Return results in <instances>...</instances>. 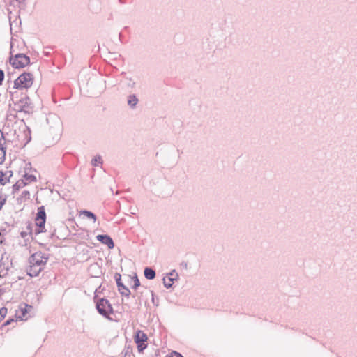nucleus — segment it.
I'll list each match as a JSON object with an SVG mask.
<instances>
[{
    "instance_id": "nucleus-41",
    "label": "nucleus",
    "mask_w": 357,
    "mask_h": 357,
    "mask_svg": "<svg viewBox=\"0 0 357 357\" xmlns=\"http://www.w3.org/2000/svg\"><path fill=\"white\" fill-rule=\"evenodd\" d=\"M31 169V164L30 162L26 164L25 170Z\"/></svg>"
},
{
    "instance_id": "nucleus-31",
    "label": "nucleus",
    "mask_w": 357,
    "mask_h": 357,
    "mask_svg": "<svg viewBox=\"0 0 357 357\" xmlns=\"http://www.w3.org/2000/svg\"><path fill=\"white\" fill-rule=\"evenodd\" d=\"M4 77H5L4 71L2 69H0V86L2 85Z\"/></svg>"
},
{
    "instance_id": "nucleus-30",
    "label": "nucleus",
    "mask_w": 357,
    "mask_h": 357,
    "mask_svg": "<svg viewBox=\"0 0 357 357\" xmlns=\"http://www.w3.org/2000/svg\"><path fill=\"white\" fill-rule=\"evenodd\" d=\"M21 197L22 198L29 199L30 198V192H29V191H28V190L23 191L22 195H21Z\"/></svg>"
},
{
    "instance_id": "nucleus-48",
    "label": "nucleus",
    "mask_w": 357,
    "mask_h": 357,
    "mask_svg": "<svg viewBox=\"0 0 357 357\" xmlns=\"http://www.w3.org/2000/svg\"><path fill=\"white\" fill-rule=\"evenodd\" d=\"M8 174H7L6 176H4V178H8Z\"/></svg>"
},
{
    "instance_id": "nucleus-9",
    "label": "nucleus",
    "mask_w": 357,
    "mask_h": 357,
    "mask_svg": "<svg viewBox=\"0 0 357 357\" xmlns=\"http://www.w3.org/2000/svg\"><path fill=\"white\" fill-rule=\"evenodd\" d=\"M12 266V261L9 260V257L6 253L3 254L0 259V268L1 270L7 272L10 270Z\"/></svg>"
},
{
    "instance_id": "nucleus-10",
    "label": "nucleus",
    "mask_w": 357,
    "mask_h": 357,
    "mask_svg": "<svg viewBox=\"0 0 357 357\" xmlns=\"http://www.w3.org/2000/svg\"><path fill=\"white\" fill-rule=\"evenodd\" d=\"M135 342L138 343H146L148 340L147 335L141 330H137L134 335Z\"/></svg>"
},
{
    "instance_id": "nucleus-46",
    "label": "nucleus",
    "mask_w": 357,
    "mask_h": 357,
    "mask_svg": "<svg viewBox=\"0 0 357 357\" xmlns=\"http://www.w3.org/2000/svg\"><path fill=\"white\" fill-rule=\"evenodd\" d=\"M4 293V290L3 289H0V294L2 295Z\"/></svg>"
},
{
    "instance_id": "nucleus-3",
    "label": "nucleus",
    "mask_w": 357,
    "mask_h": 357,
    "mask_svg": "<svg viewBox=\"0 0 357 357\" xmlns=\"http://www.w3.org/2000/svg\"><path fill=\"white\" fill-rule=\"evenodd\" d=\"M34 80L33 75L31 73L24 72L15 81L13 88L16 89H28Z\"/></svg>"
},
{
    "instance_id": "nucleus-11",
    "label": "nucleus",
    "mask_w": 357,
    "mask_h": 357,
    "mask_svg": "<svg viewBox=\"0 0 357 357\" xmlns=\"http://www.w3.org/2000/svg\"><path fill=\"white\" fill-rule=\"evenodd\" d=\"M13 175V172L11 170L7 171L6 172L0 170V184L5 185L7 183H9Z\"/></svg>"
},
{
    "instance_id": "nucleus-22",
    "label": "nucleus",
    "mask_w": 357,
    "mask_h": 357,
    "mask_svg": "<svg viewBox=\"0 0 357 357\" xmlns=\"http://www.w3.org/2000/svg\"><path fill=\"white\" fill-rule=\"evenodd\" d=\"M125 79L128 81L127 86L130 89H134L136 86V82L131 78L128 77H125Z\"/></svg>"
},
{
    "instance_id": "nucleus-23",
    "label": "nucleus",
    "mask_w": 357,
    "mask_h": 357,
    "mask_svg": "<svg viewBox=\"0 0 357 357\" xmlns=\"http://www.w3.org/2000/svg\"><path fill=\"white\" fill-rule=\"evenodd\" d=\"M123 357H132V349L130 347H126L123 350Z\"/></svg>"
},
{
    "instance_id": "nucleus-2",
    "label": "nucleus",
    "mask_w": 357,
    "mask_h": 357,
    "mask_svg": "<svg viewBox=\"0 0 357 357\" xmlns=\"http://www.w3.org/2000/svg\"><path fill=\"white\" fill-rule=\"evenodd\" d=\"M96 296H94V300H96V308L98 312L103 317L112 321L110 315L114 314V311L109 301L105 298L96 299Z\"/></svg>"
},
{
    "instance_id": "nucleus-34",
    "label": "nucleus",
    "mask_w": 357,
    "mask_h": 357,
    "mask_svg": "<svg viewBox=\"0 0 357 357\" xmlns=\"http://www.w3.org/2000/svg\"><path fill=\"white\" fill-rule=\"evenodd\" d=\"M15 319L13 318H9L7 319L2 325V326L10 325L11 323L14 322Z\"/></svg>"
},
{
    "instance_id": "nucleus-28",
    "label": "nucleus",
    "mask_w": 357,
    "mask_h": 357,
    "mask_svg": "<svg viewBox=\"0 0 357 357\" xmlns=\"http://www.w3.org/2000/svg\"><path fill=\"white\" fill-rule=\"evenodd\" d=\"M167 357H184L181 353L172 351Z\"/></svg>"
},
{
    "instance_id": "nucleus-47",
    "label": "nucleus",
    "mask_w": 357,
    "mask_h": 357,
    "mask_svg": "<svg viewBox=\"0 0 357 357\" xmlns=\"http://www.w3.org/2000/svg\"><path fill=\"white\" fill-rule=\"evenodd\" d=\"M18 18H19L20 22H21V19L20 18V16H18Z\"/></svg>"
},
{
    "instance_id": "nucleus-25",
    "label": "nucleus",
    "mask_w": 357,
    "mask_h": 357,
    "mask_svg": "<svg viewBox=\"0 0 357 357\" xmlns=\"http://www.w3.org/2000/svg\"><path fill=\"white\" fill-rule=\"evenodd\" d=\"M151 296H152V303L154 305L158 306L159 305V298L158 296H156L153 292V291H151Z\"/></svg>"
},
{
    "instance_id": "nucleus-12",
    "label": "nucleus",
    "mask_w": 357,
    "mask_h": 357,
    "mask_svg": "<svg viewBox=\"0 0 357 357\" xmlns=\"http://www.w3.org/2000/svg\"><path fill=\"white\" fill-rule=\"evenodd\" d=\"M43 270V268H39L33 264H30L26 268V273L30 277H36Z\"/></svg>"
},
{
    "instance_id": "nucleus-19",
    "label": "nucleus",
    "mask_w": 357,
    "mask_h": 357,
    "mask_svg": "<svg viewBox=\"0 0 357 357\" xmlns=\"http://www.w3.org/2000/svg\"><path fill=\"white\" fill-rule=\"evenodd\" d=\"M82 214H83L84 216H86L89 219L93 220V222H96V220L97 218H96V214L93 213V212L90 211L83 210L82 211Z\"/></svg>"
},
{
    "instance_id": "nucleus-15",
    "label": "nucleus",
    "mask_w": 357,
    "mask_h": 357,
    "mask_svg": "<svg viewBox=\"0 0 357 357\" xmlns=\"http://www.w3.org/2000/svg\"><path fill=\"white\" fill-rule=\"evenodd\" d=\"M144 275L147 280H153L156 276V273L153 268L147 266L144 270Z\"/></svg>"
},
{
    "instance_id": "nucleus-4",
    "label": "nucleus",
    "mask_w": 357,
    "mask_h": 357,
    "mask_svg": "<svg viewBox=\"0 0 357 357\" xmlns=\"http://www.w3.org/2000/svg\"><path fill=\"white\" fill-rule=\"evenodd\" d=\"M10 63L14 68H22L30 64V57L23 53H18L10 58Z\"/></svg>"
},
{
    "instance_id": "nucleus-14",
    "label": "nucleus",
    "mask_w": 357,
    "mask_h": 357,
    "mask_svg": "<svg viewBox=\"0 0 357 357\" xmlns=\"http://www.w3.org/2000/svg\"><path fill=\"white\" fill-rule=\"evenodd\" d=\"M47 216L44 206H39L37 209V213L35 218V221L46 220Z\"/></svg>"
},
{
    "instance_id": "nucleus-8",
    "label": "nucleus",
    "mask_w": 357,
    "mask_h": 357,
    "mask_svg": "<svg viewBox=\"0 0 357 357\" xmlns=\"http://www.w3.org/2000/svg\"><path fill=\"white\" fill-rule=\"evenodd\" d=\"M96 239L101 243L107 245L109 249L114 248L115 245L113 239L107 234H98L96 236Z\"/></svg>"
},
{
    "instance_id": "nucleus-13",
    "label": "nucleus",
    "mask_w": 357,
    "mask_h": 357,
    "mask_svg": "<svg viewBox=\"0 0 357 357\" xmlns=\"http://www.w3.org/2000/svg\"><path fill=\"white\" fill-rule=\"evenodd\" d=\"M139 102V100L135 94H130L127 97L128 105L131 109H135Z\"/></svg>"
},
{
    "instance_id": "nucleus-6",
    "label": "nucleus",
    "mask_w": 357,
    "mask_h": 357,
    "mask_svg": "<svg viewBox=\"0 0 357 357\" xmlns=\"http://www.w3.org/2000/svg\"><path fill=\"white\" fill-rule=\"evenodd\" d=\"M114 279L116 282L118 291L120 293V294L123 296L129 298L131 294V292L130 290L122 282L121 275L120 273H116L114 275Z\"/></svg>"
},
{
    "instance_id": "nucleus-42",
    "label": "nucleus",
    "mask_w": 357,
    "mask_h": 357,
    "mask_svg": "<svg viewBox=\"0 0 357 357\" xmlns=\"http://www.w3.org/2000/svg\"><path fill=\"white\" fill-rule=\"evenodd\" d=\"M26 228L29 231V233L31 234V232H32V227H31V224H29Z\"/></svg>"
},
{
    "instance_id": "nucleus-17",
    "label": "nucleus",
    "mask_w": 357,
    "mask_h": 357,
    "mask_svg": "<svg viewBox=\"0 0 357 357\" xmlns=\"http://www.w3.org/2000/svg\"><path fill=\"white\" fill-rule=\"evenodd\" d=\"M28 184L27 182L24 181V180L21 179L17 181L13 185V191L12 194H15L17 191L20 190V188L26 186Z\"/></svg>"
},
{
    "instance_id": "nucleus-33",
    "label": "nucleus",
    "mask_w": 357,
    "mask_h": 357,
    "mask_svg": "<svg viewBox=\"0 0 357 357\" xmlns=\"http://www.w3.org/2000/svg\"><path fill=\"white\" fill-rule=\"evenodd\" d=\"M6 153L1 152L0 153V165L3 164L6 160Z\"/></svg>"
},
{
    "instance_id": "nucleus-37",
    "label": "nucleus",
    "mask_w": 357,
    "mask_h": 357,
    "mask_svg": "<svg viewBox=\"0 0 357 357\" xmlns=\"http://www.w3.org/2000/svg\"><path fill=\"white\" fill-rule=\"evenodd\" d=\"M26 130H27V131H28V134L29 135V138H28V139H27V141H26V144L27 143H29V142L31 141V130H30V129H29V128H28V127L26 128Z\"/></svg>"
},
{
    "instance_id": "nucleus-36",
    "label": "nucleus",
    "mask_w": 357,
    "mask_h": 357,
    "mask_svg": "<svg viewBox=\"0 0 357 357\" xmlns=\"http://www.w3.org/2000/svg\"><path fill=\"white\" fill-rule=\"evenodd\" d=\"M6 234V230L5 228L0 227V236H3Z\"/></svg>"
},
{
    "instance_id": "nucleus-5",
    "label": "nucleus",
    "mask_w": 357,
    "mask_h": 357,
    "mask_svg": "<svg viewBox=\"0 0 357 357\" xmlns=\"http://www.w3.org/2000/svg\"><path fill=\"white\" fill-rule=\"evenodd\" d=\"M48 259L47 255L42 252H36L29 257V262L30 264H33L37 267L43 268V266L47 264Z\"/></svg>"
},
{
    "instance_id": "nucleus-39",
    "label": "nucleus",
    "mask_w": 357,
    "mask_h": 357,
    "mask_svg": "<svg viewBox=\"0 0 357 357\" xmlns=\"http://www.w3.org/2000/svg\"><path fill=\"white\" fill-rule=\"evenodd\" d=\"M2 272H3V269H1L0 271V278H4L8 274L7 272H5L4 273H2Z\"/></svg>"
},
{
    "instance_id": "nucleus-44",
    "label": "nucleus",
    "mask_w": 357,
    "mask_h": 357,
    "mask_svg": "<svg viewBox=\"0 0 357 357\" xmlns=\"http://www.w3.org/2000/svg\"><path fill=\"white\" fill-rule=\"evenodd\" d=\"M119 40H120L121 42H122V40H121V38H122V33H119Z\"/></svg>"
},
{
    "instance_id": "nucleus-24",
    "label": "nucleus",
    "mask_w": 357,
    "mask_h": 357,
    "mask_svg": "<svg viewBox=\"0 0 357 357\" xmlns=\"http://www.w3.org/2000/svg\"><path fill=\"white\" fill-rule=\"evenodd\" d=\"M17 6L19 8V13L20 12V10H24L26 8V0H21L20 2H19L18 3H17L15 5V6Z\"/></svg>"
},
{
    "instance_id": "nucleus-32",
    "label": "nucleus",
    "mask_w": 357,
    "mask_h": 357,
    "mask_svg": "<svg viewBox=\"0 0 357 357\" xmlns=\"http://www.w3.org/2000/svg\"><path fill=\"white\" fill-rule=\"evenodd\" d=\"M0 151L6 153V146H5V142L3 143L2 141H0Z\"/></svg>"
},
{
    "instance_id": "nucleus-27",
    "label": "nucleus",
    "mask_w": 357,
    "mask_h": 357,
    "mask_svg": "<svg viewBox=\"0 0 357 357\" xmlns=\"http://www.w3.org/2000/svg\"><path fill=\"white\" fill-rule=\"evenodd\" d=\"M7 308L6 307H3L0 308V319L3 320L7 314Z\"/></svg>"
},
{
    "instance_id": "nucleus-38",
    "label": "nucleus",
    "mask_w": 357,
    "mask_h": 357,
    "mask_svg": "<svg viewBox=\"0 0 357 357\" xmlns=\"http://www.w3.org/2000/svg\"><path fill=\"white\" fill-rule=\"evenodd\" d=\"M5 140L4 133L0 130V141Z\"/></svg>"
},
{
    "instance_id": "nucleus-21",
    "label": "nucleus",
    "mask_w": 357,
    "mask_h": 357,
    "mask_svg": "<svg viewBox=\"0 0 357 357\" xmlns=\"http://www.w3.org/2000/svg\"><path fill=\"white\" fill-rule=\"evenodd\" d=\"M23 178L29 182H36L37 181L36 176L33 174H29L27 172L23 175Z\"/></svg>"
},
{
    "instance_id": "nucleus-18",
    "label": "nucleus",
    "mask_w": 357,
    "mask_h": 357,
    "mask_svg": "<svg viewBox=\"0 0 357 357\" xmlns=\"http://www.w3.org/2000/svg\"><path fill=\"white\" fill-rule=\"evenodd\" d=\"M103 163V160H102V157L100 155H96L91 160V165L93 166V167H97L100 164H102Z\"/></svg>"
},
{
    "instance_id": "nucleus-20",
    "label": "nucleus",
    "mask_w": 357,
    "mask_h": 357,
    "mask_svg": "<svg viewBox=\"0 0 357 357\" xmlns=\"http://www.w3.org/2000/svg\"><path fill=\"white\" fill-rule=\"evenodd\" d=\"M132 280H133V285L132 286V289L136 290L140 285V281L137 275V274H135L133 277H132Z\"/></svg>"
},
{
    "instance_id": "nucleus-49",
    "label": "nucleus",
    "mask_w": 357,
    "mask_h": 357,
    "mask_svg": "<svg viewBox=\"0 0 357 357\" xmlns=\"http://www.w3.org/2000/svg\"><path fill=\"white\" fill-rule=\"evenodd\" d=\"M2 321L1 319H0V321Z\"/></svg>"
},
{
    "instance_id": "nucleus-45",
    "label": "nucleus",
    "mask_w": 357,
    "mask_h": 357,
    "mask_svg": "<svg viewBox=\"0 0 357 357\" xmlns=\"http://www.w3.org/2000/svg\"><path fill=\"white\" fill-rule=\"evenodd\" d=\"M22 313L23 316H24L25 314L26 313V310L22 309Z\"/></svg>"
},
{
    "instance_id": "nucleus-40",
    "label": "nucleus",
    "mask_w": 357,
    "mask_h": 357,
    "mask_svg": "<svg viewBox=\"0 0 357 357\" xmlns=\"http://www.w3.org/2000/svg\"><path fill=\"white\" fill-rule=\"evenodd\" d=\"M20 1H21V0H12L11 1V4H13V6H15V5L17 3H18L19 2H20Z\"/></svg>"
},
{
    "instance_id": "nucleus-43",
    "label": "nucleus",
    "mask_w": 357,
    "mask_h": 357,
    "mask_svg": "<svg viewBox=\"0 0 357 357\" xmlns=\"http://www.w3.org/2000/svg\"><path fill=\"white\" fill-rule=\"evenodd\" d=\"M27 235V233L26 231H22L20 233V236L22 237V238H24L25 236H26Z\"/></svg>"
},
{
    "instance_id": "nucleus-1",
    "label": "nucleus",
    "mask_w": 357,
    "mask_h": 357,
    "mask_svg": "<svg viewBox=\"0 0 357 357\" xmlns=\"http://www.w3.org/2000/svg\"><path fill=\"white\" fill-rule=\"evenodd\" d=\"M11 96V100L16 107H17V112H24V113L29 114L33 109V104L30 98L26 94L22 93V97L15 101V95L17 92H10Z\"/></svg>"
},
{
    "instance_id": "nucleus-35",
    "label": "nucleus",
    "mask_w": 357,
    "mask_h": 357,
    "mask_svg": "<svg viewBox=\"0 0 357 357\" xmlns=\"http://www.w3.org/2000/svg\"><path fill=\"white\" fill-rule=\"evenodd\" d=\"M7 196L6 195L3 199H0V210L2 208L3 205L6 204Z\"/></svg>"
},
{
    "instance_id": "nucleus-16",
    "label": "nucleus",
    "mask_w": 357,
    "mask_h": 357,
    "mask_svg": "<svg viewBox=\"0 0 357 357\" xmlns=\"http://www.w3.org/2000/svg\"><path fill=\"white\" fill-rule=\"evenodd\" d=\"M35 222H36V225L38 227L37 229H35L36 234H39L40 233H43L46 231L45 227L46 220L43 221V220H38V221H35Z\"/></svg>"
},
{
    "instance_id": "nucleus-26",
    "label": "nucleus",
    "mask_w": 357,
    "mask_h": 357,
    "mask_svg": "<svg viewBox=\"0 0 357 357\" xmlns=\"http://www.w3.org/2000/svg\"><path fill=\"white\" fill-rule=\"evenodd\" d=\"M137 347L138 351L139 353L143 352V351L147 347L146 343H138L136 344Z\"/></svg>"
},
{
    "instance_id": "nucleus-29",
    "label": "nucleus",
    "mask_w": 357,
    "mask_h": 357,
    "mask_svg": "<svg viewBox=\"0 0 357 357\" xmlns=\"http://www.w3.org/2000/svg\"><path fill=\"white\" fill-rule=\"evenodd\" d=\"M132 298L135 299V303L138 305H141V298L139 296H138V293H135L132 294Z\"/></svg>"
},
{
    "instance_id": "nucleus-7",
    "label": "nucleus",
    "mask_w": 357,
    "mask_h": 357,
    "mask_svg": "<svg viewBox=\"0 0 357 357\" xmlns=\"http://www.w3.org/2000/svg\"><path fill=\"white\" fill-rule=\"evenodd\" d=\"M167 277L163 278L162 282L165 287L167 289H169L172 287L174 282L177 280L178 278V274L177 273L176 270H172L169 273H167Z\"/></svg>"
}]
</instances>
